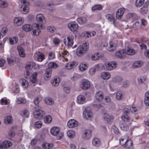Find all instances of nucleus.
<instances>
[{
    "label": "nucleus",
    "mask_w": 149,
    "mask_h": 149,
    "mask_svg": "<svg viewBox=\"0 0 149 149\" xmlns=\"http://www.w3.org/2000/svg\"><path fill=\"white\" fill-rule=\"evenodd\" d=\"M36 21L41 24L40 25L38 24L35 23L33 24V26L36 29H33L32 31L33 34L36 36L38 35L41 32L40 30L43 28V24H44L46 22V19L44 15L42 14H38L36 16Z\"/></svg>",
    "instance_id": "obj_1"
},
{
    "label": "nucleus",
    "mask_w": 149,
    "mask_h": 149,
    "mask_svg": "<svg viewBox=\"0 0 149 149\" xmlns=\"http://www.w3.org/2000/svg\"><path fill=\"white\" fill-rule=\"evenodd\" d=\"M32 63H30L26 65L25 68L26 72L24 75L26 78L29 79L31 82L34 84L33 85H35L37 81V72H35L31 73V68L32 66H33Z\"/></svg>",
    "instance_id": "obj_2"
},
{
    "label": "nucleus",
    "mask_w": 149,
    "mask_h": 149,
    "mask_svg": "<svg viewBox=\"0 0 149 149\" xmlns=\"http://www.w3.org/2000/svg\"><path fill=\"white\" fill-rule=\"evenodd\" d=\"M89 44L88 42H85L83 45H80L78 47L77 49V54L79 56H82L86 53L89 48Z\"/></svg>",
    "instance_id": "obj_3"
},
{
    "label": "nucleus",
    "mask_w": 149,
    "mask_h": 149,
    "mask_svg": "<svg viewBox=\"0 0 149 149\" xmlns=\"http://www.w3.org/2000/svg\"><path fill=\"white\" fill-rule=\"evenodd\" d=\"M60 128L57 127H54L50 130L51 134L53 136H56L58 139H61L64 136V133L60 132Z\"/></svg>",
    "instance_id": "obj_4"
},
{
    "label": "nucleus",
    "mask_w": 149,
    "mask_h": 149,
    "mask_svg": "<svg viewBox=\"0 0 149 149\" xmlns=\"http://www.w3.org/2000/svg\"><path fill=\"white\" fill-rule=\"evenodd\" d=\"M69 56V53L66 51L61 50L59 51V58L63 62L68 61V57Z\"/></svg>",
    "instance_id": "obj_5"
},
{
    "label": "nucleus",
    "mask_w": 149,
    "mask_h": 149,
    "mask_svg": "<svg viewBox=\"0 0 149 149\" xmlns=\"http://www.w3.org/2000/svg\"><path fill=\"white\" fill-rule=\"evenodd\" d=\"M117 66L116 62L111 61L105 63L104 64V69L106 70L110 71L115 68Z\"/></svg>",
    "instance_id": "obj_6"
},
{
    "label": "nucleus",
    "mask_w": 149,
    "mask_h": 149,
    "mask_svg": "<svg viewBox=\"0 0 149 149\" xmlns=\"http://www.w3.org/2000/svg\"><path fill=\"white\" fill-rule=\"evenodd\" d=\"M33 114L35 118L40 119L43 118L44 116L45 115V113L42 110L38 109L34 111Z\"/></svg>",
    "instance_id": "obj_7"
},
{
    "label": "nucleus",
    "mask_w": 149,
    "mask_h": 149,
    "mask_svg": "<svg viewBox=\"0 0 149 149\" xmlns=\"http://www.w3.org/2000/svg\"><path fill=\"white\" fill-rule=\"evenodd\" d=\"M74 37L72 35H70L67 37L68 42H67L66 39H65L63 40L64 44L68 45V47L72 46L74 43Z\"/></svg>",
    "instance_id": "obj_8"
},
{
    "label": "nucleus",
    "mask_w": 149,
    "mask_h": 149,
    "mask_svg": "<svg viewBox=\"0 0 149 149\" xmlns=\"http://www.w3.org/2000/svg\"><path fill=\"white\" fill-rule=\"evenodd\" d=\"M106 18L109 22H110L111 24H113L115 26H116L117 22L115 19L113 15L109 14H107L106 15Z\"/></svg>",
    "instance_id": "obj_9"
},
{
    "label": "nucleus",
    "mask_w": 149,
    "mask_h": 149,
    "mask_svg": "<svg viewBox=\"0 0 149 149\" xmlns=\"http://www.w3.org/2000/svg\"><path fill=\"white\" fill-rule=\"evenodd\" d=\"M34 58L35 60L39 62H42L45 59L43 54L39 52L34 54Z\"/></svg>",
    "instance_id": "obj_10"
},
{
    "label": "nucleus",
    "mask_w": 149,
    "mask_h": 149,
    "mask_svg": "<svg viewBox=\"0 0 149 149\" xmlns=\"http://www.w3.org/2000/svg\"><path fill=\"white\" fill-rule=\"evenodd\" d=\"M24 22V19L22 17H15L14 19V24L15 26H20Z\"/></svg>",
    "instance_id": "obj_11"
},
{
    "label": "nucleus",
    "mask_w": 149,
    "mask_h": 149,
    "mask_svg": "<svg viewBox=\"0 0 149 149\" xmlns=\"http://www.w3.org/2000/svg\"><path fill=\"white\" fill-rule=\"evenodd\" d=\"M83 116L86 119L91 118L92 116V112L88 107H86L83 112Z\"/></svg>",
    "instance_id": "obj_12"
},
{
    "label": "nucleus",
    "mask_w": 149,
    "mask_h": 149,
    "mask_svg": "<svg viewBox=\"0 0 149 149\" xmlns=\"http://www.w3.org/2000/svg\"><path fill=\"white\" fill-rule=\"evenodd\" d=\"M90 86L89 81L86 79H84L81 81V87L84 90H87Z\"/></svg>",
    "instance_id": "obj_13"
},
{
    "label": "nucleus",
    "mask_w": 149,
    "mask_h": 149,
    "mask_svg": "<svg viewBox=\"0 0 149 149\" xmlns=\"http://www.w3.org/2000/svg\"><path fill=\"white\" fill-rule=\"evenodd\" d=\"M95 97L97 101L98 102L102 101L104 97V94L102 91H97L95 93Z\"/></svg>",
    "instance_id": "obj_14"
},
{
    "label": "nucleus",
    "mask_w": 149,
    "mask_h": 149,
    "mask_svg": "<svg viewBox=\"0 0 149 149\" xmlns=\"http://www.w3.org/2000/svg\"><path fill=\"white\" fill-rule=\"evenodd\" d=\"M126 52L124 50L118 51L116 53V56L118 58H124L126 56Z\"/></svg>",
    "instance_id": "obj_15"
},
{
    "label": "nucleus",
    "mask_w": 149,
    "mask_h": 149,
    "mask_svg": "<svg viewBox=\"0 0 149 149\" xmlns=\"http://www.w3.org/2000/svg\"><path fill=\"white\" fill-rule=\"evenodd\" d=\"M29 5L23 4L19 8V10L24 14H27L29 12Z\"/></svg>",
    "instance_id": "obj_16"
},
{
    "label": "nucleus",
    "mask_w": 149,
    "mask_h": 149,
    "mask_svg": "<svg viewBox=\"0 0 149 149\" xmlns=\"http://www.w3.org/2000/svg\"><path fill=\"white\" fill-rule=\"evenodd\" d=\"M125 11V9L120 8L117 10L116 13V17L118 19H121Z\"/></svg>",
    "instance_id": "obj_17"
},
{
    "label": "nucleus",
    "mask_w": 149,
    "mask_h": 149,
    "mask_svg": "<svg viewBox=\"0 0 149 149\" xmlns=\"http://www.w3.org/2000/svg\"><path fill=\"white\" fill-rule=\"evenodd\" d=\"M68 27L70 28L71 31H75L78 29V25L76 22H72L68 24Z\"/></svg>",
    "instance_id": "obj_18"
},
{
    "label": "nucleus",
    "mask_w": 149,
    "mask_h": 149,
    "mask_svg": "<svg viewBox=\"0 0 149 149\" xmlns=\"http://www.w3.org/2000/svg\"><path fill=\"white\" fill-rule=\"evenodd\" d=\"M78 124V122L74 119H71L68 122L67 125L70 128H73L77 127Z\"/></svg>",
    "instance_id": "obj_19"
},
{
    "label": "nucleus",
    "mask_w": 149,
    "mask_h": 149,
    "mask_svg": "<svg viewBox=\"0 0 149 149\" xmlns=\"http://www.w3.org/2000/svg\"><path fill=\"white\" fill-rule=\"evenodd\" d=\"M91 131L90 130H87L85 131L82 135V137L84 139H88L91 136Z\"/></svg>",
    "instance_id": "obj_20"
},
{
    "label": "nucleus",
    "mask_w": 149,
    "mask_h": 149,
    "mask_svg": "<svg viewBox=\"0 0 149 149\" xmlns=\"http://www.w3.org/2000/svg\"><path fill=\"white\" fill-rule=\"evenodd\" d=\"M52 69L50 68H47L45 70V73L44 75V78L46 80H48L50 78Z\"/></svg>",
    "instance_id": "obj_21"
},
{
    "label": "nucleus",
    "mask_w": 149,
    "mask_h": 149,
    "mask_svg": "<svg viewBox=\"0 0 149 149\" xmlns=\"http://www.w3.org/2000/svg\"><path fill=\"white\" fill-rule=\"evenodd\" d=\"M78 64L77 62H70L67 63L65 65L66 68L68 69H71L74 67L77 66Z\"/></svg>",
    "instance_id": "obj_22"
},
{
    "label": "nucleus",
    "mask_w": 149,
    "mask_h": 149,
    "mask_svg": "<svg viewBox=\"0 0 149 149\" xmlns=\"http://www.w3.org/2000/svg\"><path fill=\"white\" fill-rule=\"evenodd\" d=\"M88 66V64L86 62H83L81 63L79 66V69L82 72L86 70Z\"/></svg>",
    "instance_id": "obj_23"
},
{
    "label": "nucleus",
    "mask_w": 149,
    "mask_h": 149,
    "mask_svg": "<svg viewBox=\"0 0 149 149\" xmlns=\"http://www.w3.org/2000/svg\"><path fill=\"white\" fill-rule=\"evenodd\" d=\"M86 101V99L84 96L80 95L77 96V102L79 104H83Z\"/></svg>",
    "instance_id": "obj_24"
},
{
    "label": "nucleus",
    "mask_w": 149,
    "mask_h": 149,
    "mask_svg": "<svg viewBox=\"0 0 149 149\" xmlns=\"http://www.w3.org/2000/svg\"><path fill=\"white\" fill-rule=\"evenodd\" d=\"M20 83L24 88H27L29 86V84L28 81L24 79H22L19 80Z\"/></svg>",
    "instance_id": "obj_25"
},
{
    "label": "nucleus",
    "mask_w": 149,
    "mask_h": 149,
    "mask_svg": "<svg viewBox=\"0 0 149 149\" xmlns=\"http://www.w3.org/2000/svg\"><path fill=\"white\" fill-rule=\"evenodd\" d=\"M101 78L104 79H108L111 77V74L108 72H102L101 75Z\"/></svg>",
    "instance_id": "obj_26"
},
{
    "label": "nucleus",
    "mask_w": 149,
    "mask_h": 149,
    "mask_svg": "<svg viewBox=\"0 0 149 149\" xmlns=\"http://www.w3.org/2000/svg\"><path fill=\"white\" fill-rule=\"evenodd\" d=\"M3 149H6L7 148L10 147L12 143L11 142L8 140H5L3 142Z\"/></svg>",
    "instance_id": "obj_27"
},
{
    "label": "nucleus",
    "mask_w": 149,
    "mask_h": 149,
    "mask_svg": "<svg viewBox=\"0 0 149 149\" xmlns=\"http://www.w3.org/2000/svg\"><path fill=\"white\" fill-rule=\"evenodd\" d=\"M17 49L19 51V54L20 56L22 57L25 56L26 54L25 51L23 48L21 46H18Z\"/></svg>",
    "instance_id": "obj_28"
},
{
    "label": "nucleus",
    "mask_w": 149,
    "mask_h": 149,
    "mask_svg": "<svg viewBox=\"0 0 149 149\" xmlns=\"http://www.w3.org/2000/svg\"><path fill=\"white\" fill-rule=\"evenodd\" d=\"M128 136L127 135L122 136L120 139V143L122 145H124L127 142V140L128 139Z\"/></svg>",
    "instance_id": "obj_29"
},
{
    "label": "nucleus",
    "mask_w": 149,
    "mask_h": 149,
    "mask_svg": "<svg viewBox=\"0 0 149 149\" xmlns=\"http://www.w3.org/2000/svg\"><path fill=\"white\" fill-rule=\"evenodd\" d=\"M109 45L108 48V50L110 51L115 50L116 49V44L113 42H109Z\"/></svg>",
    "instance_id": "obj_30"
},
{
    "label": "nucleus",
    "mask_w": 149,
    "mask_h": 149,
    "mask_svg": "<svg viewBox=\"0 0 149 149\" xmlns=\"http://www.w3.org/2000/svg\"><path fill=\"white\" fill-rule=\"evenodd\" d=\"M101 56V54L97 53L92 55L91 58L92 60L95 61L99 59Z\"/></svg>",
    "instance_id": "obj_31"
},
{
    "label": "nucleus",
    "mask_w": 149,
    "mask_h": 149,
    "mask_svg": "<svg viewBox=\"0 0 149 149\" xmlns=\"http://www.w3.org/2000/svg\"><path fill=\"white\" fill-rule=\"evenodd\" d=\"M147 78L145 76H141L138 77L137 79L138 82L139 84L145 83L147 81Z\"/></svg>",
    "instance_id": "obj_32"
},
{
    "label": "nucleus",
    "mask_w": 149,
    "mask_h": 149,
    "mask_svg": "<svg viewBox=\"0 0 149 149\" xmlns=\"http://www.w3.org/2000/svg\"><path fill=\"white\" fill-rule=\"evenodd\" d=\"M60 80L59 78H54L53 80L51 81V83L52 85L55 86H57L60 82Z\"/></svg>",
    "instance_id": "obj_33"
},
{
    "label": "nucleus",
    "mask_w": 149,
    "mask_h": 149,
    "mask_svg": "<svg viewBox=\"0 0 149 149\" xmlns=\"http://www.w3.org/2000/svg\"><path fill=\"white\" fill-rule=\"evenodd\" d=\"M13 119L12 116L10 115L8 116L4 119V122L6 124H11L12 123Z\"/></svg>",
    "instance_id": "obj_34"
},
{
    "label": "nucleus",
    "mask_w": 149,
    "mask_h": 149,
    "mask_svg": "<svg viewBox=\"0 0 149 149\" xmlns=\"http://www.w3.org/2000/svg\"><path fill=\"white\" fill-rule=\"evenodd\" d=\"M125 145L126 149L132 148L133 146V142L131 140L128 139Z\"/></svg>",
    "instance_id": "obj_35"
},
{
    "label": "nucleus",
    "mask_w": 149,
    "mask_h": 149,
    "mask_svg": "<svg viewBox=\"0 0 149 149\" xmlns=\"http://www.w3.org/2000/svg\"><path fill=\"white\" fill-rule=\"evenodd\" d=\"M22 29L24 31L26 32H28L32 29V27L31 25L26 24L23 26Z\"/></svg>",
    "instance_id": "obj_36"
},
{
    "label": "nucleus",
    "mask_w": 149,
    "mask_h": 149,
    "mask_svg": "<svg viewBox=\"0 0 149 149\" xmlns=\"http://www.w3.org/2000/svg\"><path fill=\"white\" fill-rule=\"evenodd\" d=\"M20 114L23 117L28 118L29 115V112L27 109H25L21 112Z\"/></svg>",
    "instance_id": "obj_37"
},
{
    "label": "nucleus",
    "mask_w": 149,
    "mask_h": 149,
    "mask_svg": "<svg viewBox=\"0 0 149 149\" xmlns=\"http://www.w3.org/2000/svg\"><path fill=\"white\" fill-rule=\"evenodd\" d=\"M116 99L118 100L123 99L124 98L123 93L121 91H118L116 93Z\"/></svg>",
    "instance_id": "obj_38"
},
{
    "label": "nucleus",
    "mask_w": 149,
    "mask_h": 149,
    "mask_svg": "<svg viewBox=\"0 0 149 149\" xmlns=\"http://www.w3.org/2000/svg\"><path fill=\"white\" fill-rule=\"evenodd\" d=\"M143 65V63L141 61H137L134 62L133 64V67L134 68H139L141 67Z\"/></svg>",
    "instance_id": "obj_39"
},
{
    "label": "nucleus",
    "mask_w": 149,
    "mask_h": 149,
    "mask_svg": "<svg viewBox=\"0 0 149 149\" xmlns=\"http://www.w3.org/2000/svg\"><path fill=\"white\" fill-rule=\"evenodd\" d=\"M9 42L11 45L17 43L18 40V38L16 37H13L9 38Z\"/></svg>",
    "instance_id": "obj_40"
},
{
    "label": "nucleus",
    "mask_w": 149,
    "mask_h": 149,
    "mask_svg": "<svg viewBox=\"0 0 149 149\" xmlns=\"http://www.w3.org/2000/svg\"><path fill=\"white\" fill-rule=\"evenodd\" d=\"M144 103L146 106H149V92H147L145 93Z\"/></svg>",
    "instance_id": "obj_41"
},
{
    "label": "nucleus",
    "mask_w": 149,
    "mask_h": 149,
    "mask_svg": "<svg viewBox=\"0 0 149 149\" xmlns=\"http://www.w3.org/2000/svg\"><path fill=\"white\" fill-rule=\"evenodd\" d=\"M121 119L124 123H128L130 120V118L127 114H124L121 116Z\"/></svg>",
    "instance_id": "obj_42"
},
{
    "label": "nucleus",
    "mask_w": 149,
    "mask_h": 149,
    "mask_svg": "<svg viewBox=\"0 0 149 149\" xmlns=\"http://www.w3.org/2000/svg\"><path fill=\"white\" fill-rule=\"evenodd\" d=\"M42 146L44 149H50L53 147V144L46 143L43 144Z\"/></svg>",
    "instance_id": "obj_43"
},
{
    "label": "nucleus",
    "mask_w": 149,
    "mask_h": 149,
    "mask_svg": "<svg viewBox=\"0 0 149 149\" xmlns=\"http://www.w3.org/2000/svg\"><path fill=\"white\" fill-rule=\"evenodd\" d=\"M16 101L18 104H24L26 102V100L25 98L21 97L17 98Z\"/></svg>",
    "instance_id": "obj_44"
},
{
    "label": "nucleus",
    "mask_w": 149,
    "mask_h": 149,
    "mask_svg": "<svg viewBox=\"0 0 149 149\" xmlns=\"http://www.w3.org/2000/svg\"><path fill=\"white\" fill-rule=\"evenodd\" d=\"M77 22L80 24L86 23L87 21V19L84 17H80L77 19Z\"/></svg>",
    "instance_id": "obj_45"
},
{
    "label": "nucleus",
    "mask_w": 149,
    "mask_h": 149,
    "mask_svg": "<svg viewBox=\"0 0 149 149\" xmlns=\"http://www.w3.org/2000/svg\"><path fill=\"white\" fill-rule=\"evenodd\" d=\"M125 52L126 54L130 55H134L135 53V51L132 48L128 47L125 49Z\"/></svg>",
    "instance_id": "obj_46"
},
{
    "label": "nucleus",
    "mask_w": 149,
    "mask_h": 149,
    "mask_svg": "<svg viewBox=\"0 0 149 149\" xmlns=\"http://www.w3.org/2000/svg\"><path fill=\"white\" fill-rule=\"evenodd\" d=\"M52 117L49 115H47L44 118V121L46 123H50L52 122Z\"/></svg>",
    "instance_id": "obj_47"
},
{
    "label": "nucleus",
    "mask_w": 149,
    "mask_h": 149,
    "mask_svg": "<svg viewBox=\"0 0 149 149\" xmlns=\"http://www.w3.org/2000/svg\"><path fill=\"white\" fill-rule=\"evenodd\" d=\"M92 143L94 146H98L100 145V141L98 139L95 138L92 140Z\"/></svg>",
    "instance_id": "obj_48"
},
{
    "label": "nucleus",
    "mask_w": 149,
    "mask_h": 149,
    "mask_svg": "<svg viewBox=\"0 0 149 149\" xmlns=\"http://www.w3.org/2000/svg\"><path fill=\"white\" fill-rule=\"evenodd\" d=\"M42 99L41 97L40 96L37 97H35L34 99L33 102L34 104L39 107L38 105L40 102L41 101Z\"/></svg>",
    "instance_id": "obj_49"
},
{
    "label": "nucleus",
    "mask_w": 149,
    "mask_h": 149,
    "mask_svg": "<svg viewBox=\"0 0 149 149\" xmlns=\"http://www.w3.org/2000/svg\"><path fill=\"white\" fill-rule=\"evenodd\" d=\"M45 102L46 103L49 105H52L54 102L53 100L49 97H47L45 99Z\"/></svg>",
    "instance_id": "obj_50"
},
{
    "label": "nucleus",
    "mask_w": 149,
    "mask_h": 149,
    "mask_svg": "<svg viewBox=\"0 0 149 149\" xmlns=\"http://www.w3.org/2000/svg\"><path fill=\"white\" fill-rule=\"evenodd\" d=\"M127 123L122 122L120 125V128L122 130L126 131L128 129V127L127 124Z\"/></svg>",
    "instance_id": "obj_51"
},
{
    "label": "nucleus",
    "mask_w": 149,
    "mask_h": 149,
    "mask_svg": "<svg viewBox=\"0 0 149 149\" xmlns=\"http://www.w3.org/2000/svg\"><path fill=\"white\" fill-rule=\"evenodd\" d=\"M144 0H136L135 5L137 7H139L141 6L144 3Z\"/></svg>",
    "instance_id": "obj_52"
},
{
    "label": "nucleus",
    "mask_w": 149,
    "mask_h": 149,
    "mask_svg": "<svg viewBox=\"0 0 149 149\" xmlns=\"http://www.w3.org/2000/svg\"><path fill=\"white\" fill-rule=\"evenodd\" d=\"M68 136L70 138H73L75 136V132L72 130H70L67 132Z\"/></svg>",
    "instance_id": "obj_53"
},
{
    "label": "nucleus",
    "mask_w": 149,
    "mask_h": 149,
    "mask_svg": "<svg viewBox=\"0 0 149 149\" xmlns=\"http://www.w3.org/2000/svg\"><path fill=\"white\" fill-rule=\"evenodd\" d=\"M104 120L107 121V122H109L111 120V117L107 113H105L104 116Z\"/></svg>",
    "instance_id": "obj_54"
},
{
    "label": "nucleus",
    "mask_w": 149,
    "mask_h": 149,
    "mask_svg": "<svg viewBox=\"0 0 149 149\" xmlns=\"http://www.w3.org/2000/svg\"><path fill=\"white\" fill-rule=\"evenodd\" d=\"M49 68H56L58 67V65L55 63L54 62H50L49 63L48 65Z\"/></svg>",
    "instance_id": "obj_55"
},
{
    "label": "nucleus",
    "mask_w": 149,
    "mask_h": 149,
    "mask_svg": "<svg viewBox=\"0 0 149 149\" xmlns=\"http://www.w3.org/2000/svg\"><path fill=\"white\" fill-rule=\"evenodd\" d=\"M104 65H103L101 64H99L96 65L94 68L96 70H104Z\"/></svg>",
    "instance_id": "obj_56"
},
{
    "label": "nucleus",
    "mask_w": 149,
    "mask_h": 149,
    "mask_svg": "<svg viewBox=\"0 0 149 149\" xmlns=\"http://www.w3.org/2000/svg\"><path fill=\"white\" fill-rule=\"evenodd\" d=\"M8 6V4L6 1L0 0V7L1 8H4Z\"/></svg>",
    "instance_id": "obj_57"
},
{
    "label": "nucleus",
    "mask_w": 149,
    "mask_h": 149,
    "mask_svg": "<svg viewBox=\"0 0 149 149\" xmlns=\"http://www.w3.org/2000/svg\"><path fill=\"white\" fill-rule=\"evenodd\" d=\"M82 36L85 38H89L91 37V32L89 31H85L82 33Z\"/></svg>",
    "instance_id": "obj_58"
},
{
    "label": "nucleus",
    "mask_w": 149,
    "mask_h": 149,
    "mask_svg": "<svg viewBox=\"0 0 149 149\" xmlns=\"http://www.w3.org/2000/svg\"><path fill=\"white\" fill-rule=\"evenodd\" d=\"M102 8V6L100 5H96L93 6L92 8V11H94L96 10H100Z\"/></svg>",
    "instance_id": "obj_59"
},
{
    "label": "nucleus",
    "mask_w": 149,
    "mask_h": 149,
    "mask_svg": "<svg viewBox=\"0 0 149 149\" xmlns=\"http://www.w3.org/2000/svg\"><path fill=\"white\" fill-rule=\"evenodd\" d=\"M33 67L34 69L36 70H39L40 68H42L43 66L42 65H39L38 64H36L35 63H33Z\"/></svg>",
    "instance_id": "obj_60"
},
{
    "label": "nucleus",
    "mask_w": 149,
    "mask_h": 149,
    "mask_svg": "<svg viewBox=\"0 0 149 149\" xmlns=\"http://www.w3.org/2000/svg\"><path fill=\"white\" fill-rule=\"evenodd\" d=\"M42 125V123L40 121L36 122L34 125L35 127L39 129L40 128Z\"/></svg>",
    "instance_id": "obj_61"
},
{
    "label": "nucleus",
    "mask_w": 149,
    "mask_h": 149,
    "mask_svg": "<svg viewBox=\"0 0 149 149\" xmlns=\"http://www.w3.org/2000/svg\"><path fill=\"white\" fill-rule=\"evenodd\" d=\"M122 80V78L119 76L116 77L113 79V81L116 82L120 83L121 82Z\"/></svg>",
    "instance_id": "obj_62"
},
{
    "label": "nucleus",
    "mask_w": 149,
    "mask_h": 149,
    "mask_svg": "<svg viewBox=\"0 0 149 149\" xmlns=\"http://www.w3.org/2000/svg\"><path fill=\"white\" fill-rule=\"evenodd\" d=\"M8 32V29L6 27L3 28L1 31V34L3 36H5Z\"/></svg>",
    "instance_id": "obj_63"
},
{
    "label": "nucleus",
    "mask_w": 149,
    "mask_h": 149,
    "mask_svg": "<svg viewBox=\"0 0 149 149\" xmlns=\"http://www.w3.org/2000/svg\"><path fill=\"white\" fill-rule=\"evenodd\" d=\"M140 12L143 14L146 13L148 11L147 7L146 6H143L140 8Z\"/></svg>",
    "instance_id": "obj_64"
}]
</instances>
